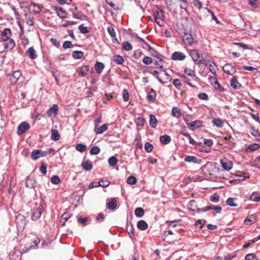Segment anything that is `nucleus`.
I'll return each mask as SVG.
<instances>
[{"label":"nucleus","instance_id":"f257e3e1","mask_svg":"<svg viewBox=\"0 0 260 260\" xmlns=\"http://www.w3.org/2000/svg\"><path fill=\"white\" fill-rule=\"evenodd\" d=\"M153 17L155 22L159 26L164 25L165 11L161 6H157L156 10L153 12Z\"/></svg>","mask_w":260,"mask_h":260},{"label":"nucleus","instance_id":"f03ea898","mask_svg":"<svg viewBox=\"0 0 260 260\" xmlns=\"http://www.w3.org/2000/svg\"><path fill=\"white\" fill-rule=\"evenodd\" d=\"M189 54L192 59L193 62L199 66L202 64H204V60L200 59V54L197 50H189Z\"/></svg>","mask_w":260,"mask_h":260},{"label":"nucleus","instance_id":"7ed1b4c3","mask_svg":"<svg viewBox=\"0 0 260 260\" xmlns=\"http://www.w3.org/2000/svg\"><path fill=\"white\" fill-rule=\"evenodd\" d=\"M43 210V206L40 204H37L36 203L31 215V219L34 221L38 220L41 216Z\"/></svg>","mask_w":260,"mask_h":260},{"label":"nucleus","instance_id":"20e7f679","mask_svg":"<svg viewBox=\"0 0 260 260\" xmlns=\"http://www.w3.org/2000/svg\"><path fill=\"white\" fill-rule=\"evenodd\" d=\"M204 65L209 68L210 72L214 75H216V71L217 70V67L215 63L213 61H211L210 60H204Z\"/></svg>","mask_w":260,"mask_h":260},{"label":"nucleus","instance_id":"39448f33","mask_svg":"<svg viewBox=\"0 0 260 260\" xmlns=\"http://www.w3.org/2000/svg\"><path fill=\"white\" fill-rule=\"evenodd\" d=\"M30 128V125L26 122H23L21 123L17 127V134L18 135H21Z\"/></svg>","mask_w":260,"mask_h":260},{"label":"nucleus","instance_id":"423d86ee","mask_svg":"<svg viewBox=\"0 0 260 260\" xmlns=\"http://www.w3.org/2000/svg\"><path fill=\"white\" fill-rule=\"evenodd\" d=\"M5 48L7 50H12L15 46L14 41L10 38L3 39Z\"/></svg>","mask_w":260,"mask_h":260},{"label":"nucleus","instance_id":"0eeeda50","mask_svg":"<svg viewBox=\"0 0 260 260\" xmlns=\"http://www.w3.org/2000/svg\"><path fill=\"white\" fill-rule=\"evenodd\" d=\"M220 162L223 169L225 171H230L233 167L232 161L225 157L221 159Z\"/></svg>","mask_w":260,"mask_h":260},{"label":"nucleus","instance_id":"6e6552de","mask_svg":"<svg viewBox=\"0 0 260 260\" xmlns=\"http://www.w3.org/2000/svg\"><path fill=\"white\" fill-rule=\"evenodd\" d=\"M47 155V152L45 151L35 149L31 152V157L33 160H37L39 158L45 156Z\"/></svg>","mask_w":260,"mask_h":260},{"label":"nucleus","instance_id":"1a4fd4ad","mask_svg":"<svg viewBox=\"0 0 260 260\" xmlns=\"http://www.w3.org/2000/svg\"><path fill=\"white\" fill-rule=\"evenodd\" d=\"M182 40L184 43L187 46L192 45L194 42L191 34L187 32H184V35L182 36Z\"/></svg>","mask_w":260,"mask_h":260},{"label":"nucleus","instance_id":"9d476101","mask_svg":"<svg viewBox=\"0 0 260 260\" xmlns=\"http://www.w3.org/2000/svg\"><path fill=\"white\" fill-rule=\"evenodd\" d=\"M223 72L228 75H232L236 72L235 67L231 63H226L222 68Z\"/></svg>","mask_w":260,"mask_h":260},{"label":"nucleus","instance_id":"9b49d317","mask_svg":"<svg viewBox=\"0 0 260 260\" xmlns=\"http://www.w3.org/2000/svg\"><path fill=\"white\" fill-rule=\"evenodd\" d=\"M58 107L56 104H53L51 108H49L47 111V114L53 117H56L58 114Z\"/></svg>","mask_w":260,"mask_h":260},{"label":"nucleus","instance_id":"f8f14e48","mask_svg":"<svg viewBox=\"0 0 260 260\" xmlns=\"http://www.w3.org/2000/svg\"><path fill=\"white\" fill-rule=\"evenodd\" d=\"M187 208L190 211H196L198 213L201 211V209L198 208L197 202L193 200H191L188 203Z\"/></svg>","mask_w":260,"mask_h":260},{"label":"nucleus","instance_id":"ddd939ff","mask_svg":"<svg viewBox=\"0 0 260 260\" xmlns=\"http://www.w3.org/2000/svg\"><path fill=\"white\" fill-rule=\"evenodd\" d=\"M171 58L174 60H183L185 58V55L181 52H175L172 54Z\"/></svg>","mask_w":260,"mask_h":260},{"label":"nucleus","instance_id":"4468645a","mask_svg":"<svg viewBox=\"0 0 260 260\" xmlns=\"http://www.w3.org/2000/svg\"><path fill=\"white\" fill-rule=\"evenodd\" d=\"M187 125L190 130L193 131L196 128L201 127L202 122L200 120H196L190 123H187Z\"/></svg>","mask_w":260,"mask_h":260},{"label":"nucleus","instance_id":"2eb2a0df","mask_svg":"<svg viewBox=\"0 0 260 260\" xmlns=\"http://www.w3.org/2000/svg\"><path fill=\"white\" fill-rule=\"evenodd\" d=\"M136 37L142 43L141 45L143 48L148 49L149 51H153L155 52V50L152 48L143 39L138 36H137Z\"/></svg>","mask_w":260,"mask_h":260},{"label":"nucleus","instance_id":"dca6fc26","mask_svg":"<svg viewBox=\"0 0 260 260\" xmlns=\"http://www.w3.org/2000/svg\"><path fill=\"white\" fill-rule=\"evenodd\" d=\"M214 80V84H213V85L214 86V87L216 90H218V91L220 92H222L224 91V88L222 86H221L220 84L216 79L215 78L213 77L209 78V80Z\"/></svg>","mask_w":260,"mask_h":260},{"label":"nucleus","instance_id":"f3484780","mask_svg":"<svg viewBox=\"0 0 260 260\" xmlns=\"http://www.w3.org/2000/svg\"><path fill=\"white\" fill-rule=\"evenodd\" d=\"M230 85L235 89H239L241 84L239 82L236 77H233L230 81Z\"/></svg>","mask_w":260,"mask_h":260},{"label":"nucleus","instance_id":"a211bd4d","mask_svg":"<svg viewBox=\"0 0 260 260\" xmlns=\"http://www.w3.org/2000/svg\"><path fill=\"white\" fill-rule=\"evenodd\" d=\"M184 75L190 77L191 79H194L196 78L195 71L189 68H185L184 70Z\"/></svg>","mask_w":260,"mask_h":260},{"label":"nucleus","instance_id":"6ab92c4d","mask_svg":"<svg viewBox=\"0 0 260 260\" xmlns=\"http://www.w3.org/2000/svg\"><path fill=\"white\" fill-rule=\"evenodd\" d=\"M83 169L86 171H89L92 170L93 166L92 162L89 160L83 161L81 164Z\"/></svg>","mask_w":260,"mask_h":260},{"label":"nucleus","instance_id":"aec40b11","mask_svg":"<svg viewBox=\"0 0 260 260\" xmlns=\"http://www.w3.org/2000/svg\"><path fill=\"white\" fill-rule=\"evenodd\" d=\"M156 93L153 89H151L147 94V100L149 103H153L156 99Z\"/></svg>","mask_w":260,"mask_h":260},{"label":"nucleus","instance_id":"412c9836","mask_svg":"<svg viewBox=\"0 0 260 260\" xmlns=\"http://www.w3.org/2000/svg\"><path fill=\"white\" fill-rule=\"evenodd\" d=\"M184 161L185 162L200 164L201 162V159H198L197 157L194 156L188 155L185 157Z\"/></svg>","mask_w":260,"mask_h":260},{"label":"nucleus","instance_id":"4be33fe9","mask_svg":"<svg viewBox=\"0 0 260 260\" xmlns=\"http://www.w3.org/2000/svg\"><path fill=\"white\" fill-rule=\"evenodd\" d=\"M26 53L31 59H35L37 58L36 51L32 47H29L26 51Z\"/></svg>","mask_w":260,"mask_h":260},{"label":"nucleus","instance_id":"5701e85b","mask_svg":"<svg viewBox=\"0 0 260 260\" xmlns=\"http://www.w3.org/2000/svg\"><path fill=\"white\" fill-rule=\"evenodd\" d=\"M255 221V216L253 214H251L247 216L246 219L244 220V223L246 225H250L252 223H254Z\"/></svg>","mask_w":260,"mask_h":260},{"label":"nucleus","instance_id":"b1692460","mask_svg":"<svg viewBox=\"0 0 260 260\" xmlns=\"http://www.w3.org/2000/svg\"><path fill=\"white\" fill-rule=\"evenodd\" d=\"M21 75V73L19 70L14 72L10 79L11 81L13 83H16Z\"/></svg>","mask_w":260,"mask_h":260},{"label":"nucleus","instance_id":"393cba45","mask_svg":"<svg viewBox=\"0 0 260 260\" xmlns=\"http://www.w3.org/2000/svg\"><path fill=\"white\" fill-rule=\"evenodd\" d=\"M107 208L109 210H114L117 207V200L115 198L112 199L107 204Z\"/></svg>","mask_w":260,"mask_h":260},{"label":"nucleus","instance_id":"a878e982","mask_svg":"<svg viewBox=\"0 0 260 260\" xmlns=\"http://www.w3.org/2000/svg\"><path fill=\"white\" fill-rule=\"evenodd\" d=\"M89 69L88 66H82L79 70L78 74L80 76L84 77L86 75Z\"/></svg>","mask_w":260,"mask_h":260},{"label":"nucleus","instance_id":"bb28decb","mask_svg":"<svg viewBox=\"0 0 260 260\" xmlns=\"http://www.w3.org/2000/svg\"><path fill=\"white\" fill-rule=\"evenodd\" d=\"M94 67L96 73L101 74L105 68V65L103 63L98 61L95 63Z\"/></svg>","mask_w":260,"mask_h":260},{"label":"nucleus","instance_id":"cd10ccee","mask_svg":"<svg viewBox=\"0 0 260 260\" xmlns=\"http://www.w3.org/2000/svg\"><path fill=\"white\" fill-rule=\"evenodd\" d=\"M137 228L140 230H141V231L146 230L148 227V224L147 223V222L143 220L139 221L137 222Z\"/></svg>","mask_w":260,"mask_h":260},{"label":"nucleus","instance_id":"c85d7f7f","mask_svg":"<svg viewBox=\"0 0 260 260\" xmlns=\"http://www.w3.org/2000/svg\"><path fill=\"white\" fill-rule=\"evenodd\" d=\"M26 186L28 188H34L35 186L36 181L33 178L30 177L27 178L26 180Z\"/></svg>","mask_w":260,"mask_h":260},{"label":"nucleus","instance_id":"c756f323","mask_svg":"<svg viewBox=\"0 0 260 260\" xmlns=\"http://www.w3.org/2000/svg\"><path fill=\"white\" fill-rule=\"evenodd\" d=\"M149 123L152 128H155L157 124V120L155 115L150 114L149 115Z\"/></svg>","mask_w":260,"mask_h":260},{"label":"nucleus","instance_id":"7c9ffc66","mask_svg":"<svg viewBox=\"0 0 260 260\" xmlns=\"http://www.w3.org/2000/svg\"><path fill=\"white\" fill-rule=\"evenodd\" d=\"M108 129V125L107 124H104L100 127H95L94 132L96 134H101L106 131Z\"/></svg>","mask_w":260,"mask_h":260},{"label":"nucleus","instance_id":"2f4dec72","mask_svg":"<svg viewBox=\"0 0 260 260\" xmlns=\"http://www.w3.org/2000/svg\"><path fill=\"white\" fill-rule=\"evenodd\" d=\"M159 140L161 144L166 145L171 142V139L170 136L165 135L160 136Z\"/></svg>","mask_w":260,"mask_h":260},{"label":"nucleus","instance_id":"473e14b6","mask_svg":"<svg viewBox=\"0 0 260 260\" xmlns=\"http://www.w3.org/2000/svg\"><path fill=\"white\" fill-rule=\"evenodd\" d=\"M126 230V232H127L129 237L131 239H133V236L134 235V229L133 225L131 223H130L129 224H127Z\"/></svg>","mask_w":260,"mask_h":260},{"label":"nucleus","instance_id":"72a5a7b5","mask_svg":"<svg viewBox=\"0 0 260 260\" xmlns=\"http://www.w3.org/2000/svg\"><path fill=\"white\" fill-rule=\"evenodd\" d=\"M162 56L160 55L159 57H157V60L155 62V65L157 68L162 69L164 66V60L161 58Z\"/></svg>","mask_w":260,"mask_h":260},{"label":"nucleus","instance_id":"f704fd0d","mask_svg":"<svg viewBox=\"0 0 260 260\" xmlns=\"http://www.w3.org/2000/svg\"><path fill=\"white\" fill-rule=\"evenodd\" d=\"M57 15L61 18H65L67 17V13L62 8H56V9Z\"/></svg>","mask_w":260,"mask_h":260},{"label":"nucleus","instance_id":"c9c22d12","mask_svg":"<svg viewBox=\"0 0 260 260\" xmlns=\"http://www.w3.org/2000/svg\"><path fill=\"white\" fill-rule=\"evenodd\" d=\"M51 138L52 140L58 141L60 139V135L57 130L52 129L51 131Z\"/></svg>","mask_w":260,"mask_h":260},{"label":"nucleus","instance_id":"e433bc0d","mask_svg":"<svg viewBox=\"0 0 260 260\" xmlns=\"http://www.w3.org/2000/svg\"><path fill=\"white\" fill-rule=\"evenodd\" d=\"M212 123L218 127H222L223 126V121L220 118H213Z\"/></svg>","mask_w":260,"mask_h":260},{"label":"nucleus","instance_id":"4c0bfd02","mask_svg":"<svg viewBox=\"0 0 260 260\" xmlns=\"http://www.w3.org/2000/svg\"><path fill=\"white\" fill-rule=\"evenodd\" d=\"M113 61L118 64H122L124 60L120 55H115L113 56Z\"/></svg>","mask_w":260,"mask_h":260},{"label":"nucleus","instance_id":"58836bf2","mask_svg":"<svg viewBox=\"0 0 260 260\" xmlns=\"http://www.w3.org/2000/svg\"><path fill=\"white\" fill-rule=\"evenodd\" d=\"M181 78L182 79L183 81L191 87H194V86L190 82L191 78L186 75H182L180 76Z\"/></svg>","mask_w":260,"mask_h":260},{"label":"nucleus","instance_id":"ea45409f","mask_svg":"<svg viewBox=\"0 0 260 260\" xmlns=\"http://www.w3.org/2000/svg\"><path fill=\"white\" fill-rule=\"evenodd\" d=\"M118 162L117 158L114 156H111L108 159V163L110 166L114 167Z\"/></svg>","mask_w":260,"mask_h":260},{"label":"nucleus","instance_id":"a19ab883","mask_svg":"<svg viewBox=\"0 0 260 260\" xmlns=\"http://www.w3.org/2000/svg\"><path fill=\"white\" fill-rule=\"evenodd\" d=\"M122 48L126 51H131L133 49L131 43L128 41H124L122 44Z\"/></svg>","mask_w":260,"mask_h":260},{"label":"nucleus","instance_id":"79ce46f5","mask_svg":"<svg viewBox=\"0 0 260 260\" xmlns=\"http://www.w3.org/2000/svg\"><path fill=\"white\" fill-rule=\"evenodd\" d=\"M144 214V210L142 208H137L135 210V215L138 217H141Z\"/></svg>","mask_w":260,"mask_h":260},{"label":"nucleus","instance_id":"37998d69","mask_svg":"<svg viewBox=\"0 0 260 260\" xmlns=\"http://www.w3.org/2000/svg\"><path fill=\"white\" fill-rule=\"evenodd\" d=\"M172 114L173 115V116L176 118H179L181 115L180 110L179 109V108L176 107L173 108L172 110Z\"/></svg>","mask_w":260,"mask_h":260},{"label":"nucleus","instance_id":"c03bdc74","mask_svg":"<svg viewBox=\"0 0 260 260\" xmlns=\"http://www.w3.org/2000/svg\"><path fill=\"white\" fill-rule=\"evenodd\" d=\"M30 7H33L35 14H39L41 12L42 10L40 6L36 3H32L30 5Z\"/></svg>","mask_w":260,"mask_h":260},{"label":"nucleus","instance_id":"a18cd8bd","mask_svg":"<svg viewBox=\"0 0 260 260\" xmlns=\"http://www.w3.org/2000/svg\"><path fill=\"white\" fill-rule=\"evenodd\" d=\"M250 199L251 200L259 202H260V194L257 192H253L250 196Z\"/></svg>","mask_w":260,"mask_h":260},{"label":"nucleus","instance_id":"49530a36","mask_svg":"<svg viewBox=\"0 0 260 260\" xmlns=\"http://www.w3.org/2000/svg\"><path fill=\"white\" fill-rule=\"evenodd\" d=\"M71 215L69 213H64L61 217L60 222L62 223V225L65 224V222L70 218Z\"/></svg>","mask_w":260,"mask_h":260},{"label":"nucleus","instance_id":"de8ad7c7","mask_svg":"<svg viewBox=\"0 0 260 260\" xmlns=\"http://www.w3.org/2000/svg\"><path fill=\"white\" fill-rule=\"evenodd\" d=\"M83 52L81 51H75L72 53V56L75 59H81L83 57Z\"/></svg>","mask_w":260,"mask_h":260},{"label":"nucleus","instance_id":"09e8293b","mask_svg":"<svg viewBox=\"0 0 260 260\" xmlns=\"http://www.w3.org/2000/svg\"><path fill=\"white\" fill-rule=\"evenodd\" d=\"M259 148V146L258 144L254 143L251 145H250L247 148L246 150L248 152H252L255 151Z\"/></svg>","mask_w":260,"mask_h":260},{"label":"nucleus","instance_id":"8fccbe9b","mask_svg":"<svg viewBox=\"0 0 260 260\" xmlns=\"http://www.w3.org/2000/svg\"><path fill=\"white\" fill-rule=\"evenodd\" d=\"M26 23L29 26H33L34 24V18L30 15H25Z\"/></svg>","mask_w":260,"mask_h":260},{"label":"nucleus","instance_id":"3c124183","mask_svg":"<svg viewBox=\"0 0 260 260\" xmlns=\"http://www.w3.org/2000/svg\"><path fill=\"white\" fill-rule=\"evenodd\" d=\"M180 134L187 138L188 139L189 143L190 144L195 145L196 144V141L191 138L190 134L184 132H181Z\"/></svg>","mask_w":260,"mask_h":260},{"label":"nucleus","instance_id":"603ef678","mask_svg":"<svg viewBox=\"0 0 260 260\" xmlns=\"http://www.w3.org/2000/svg\"><path fill=\"white\" fill-rule=\"evenodd\" d=\"M73 17L79 19H83L86 17L81 12H73Z\"/></svg>","mask_w":260,"mask_h":260},{"label":"nucleus","instance_id":"864d4df0","mask_svg":"<svg viewBox=\"0 0 260 260\" xmlns=\"http://www.w3.org/2000/svg\"><path fill=\"white\" fill-rule=\"evenodd\" d=\"M249 133L252 136H253L255 138H257L260 137V134L259 132L257 130L254 129L253 127H251L250 129Z\"/></svg>","mask_w":260,"mask_h":260},{"label":"nucleus","instance_id":"5fc2aeb1","mask_svg":"<svg viewBox=\"0 0 260 260\" xmlns=\"http://www.w3.org/2000/svg\"><path fill=\"white\" fill-rule=\"evenodd\" d=\"M76 149L81 152H84L86 149V146L83 144H78L76 146Z\"/></svg>","mask_w":260,"mask_h":260},{"label":"nucleus","instance_id":"6e6d98bb","mask_svg":"<svg viewBox=\"0 0 260 260\" xmlns=\"http://www.w3.org/2000/svg\"><path fill=\"white\" fill-rule=\"evenodd\" d=\"M100 149L98 146H93L90 150V153L92 155H96L100 153Z\"/></svg>","mask_w":260,"mask_h":260},{"label":"nucleus","instance_id":"4d7b16f0","mask_svg":"<svg viewBox=\"0 0 260 260\" xmlns=\"http://www.w3.org/2000/svg\"><path fill=\"white\" fill-rule=\"evenodd\" d=\"M126 182L131 185L135 184L137 182V179L135 177L131 176L127 178Z\"/></svg>","mask_w":260,"mask_h":260},{"label":"nucleus","instance_id":"13d9d810","mask_svg":"<svg viewBox=\"0 0 260 260\" xmlns=\"http://www.w3.org/2000/svg\"><path fill=\"white\" fill-rule=\"evenodd\" d=\"M173 84L174 86L178 89H180L182 87V84L179 79H175L173 80Z\"/></svg>","mask_w":260,"mask_h":260},{"label":"nucleus","instance_id":"bf43d9fd","mask_svg":"<svg viewBox=\"0 0 260 260\" xmlns=\"http://www.w3.org/2000/svg\"><path fill=\"white\" fill-rule=\"evenodd\" d=\"M122 96H123V101L124 102L128 101V100L129 99V95L128 91L127 89H124L123 90Z\"/></svg>","mask_w":260,"mask_h":260},{"label":"nucleus","instance_id":"052dcab7","mask_svg":"<svg viewBox=\"0 0 260 260\" xmlns=\"http://www.w3.org/2000/svg\"><path fill=\"white\" fill-rule=\"evenodd\" d=\"M11 35V31L9 28H5L2 33V38L7 37V38H10Z\"/></svg>","mask_w":260,"mask_h":260},{"label":"nucleus","instance_id":"680f3d73","mask_svg":"<svg viewBox=\"0 0 260 260\" xmlns=\"http://www.w3.org/2000/svg\"><path fill=\"white\" fill-rule=\"evenodd\" d=\"M245 260H258V258L255 254L250 253L246 255Z\"/></svg>","mask_w":260,"mask_h":260},{"label":"nucleus","instance_id":"e2e57ef3","mask_svg":"<svg viewBox=\"0 0 260 260\" xmlns=\"http://www.w3.org/2000/svg\"><path fill=\"white\" fill-rule=\"evenodd\" d=\"M235 200V198H229L226 201V204L229 206L231 207H237V205L234 203V201Z\"/></svg>","mask_w":260,"mask_h":260},{"label":"nucleus","instance_id":"0e129e2a","mask_svg":"<svg viewBox=\"0 0 260 260\" xmlns=\"http://www.w3.org/2000/svg\"><path fill=\"white\" fill-rule=\"evenodd\" d=\"M144 148H145V150L146 152H150L152 151L153 148V146L152 144H151L149 142H146L145 144V146H144Z\"/></svg>","mask_w":260,"mask_h":260},{"label":"nucleus","instance_id":"69168bd1","mask_svg":"<svg viewBox=\"0 0 260 260\" xmlns=\"http://www.w3.org/2000/svg\"><path fill=\"white\" fill-rule=\"evenodd\" d=\"M210 200L212 202L217 203L219 201V196L217 193H215L210 197Z\"/></svg>","mask_w":260,"mask_h":260},{"label":"nucleus","instance_id":"338daca9","mask_svg":"<svg viewBox=\"0 0 260 260\" xmlns=\"http://www.w3.org/2000/svg\"><path fill=\"white\" fill-rule=\"evenodd\" d=\"M143 54V52L140 49L136 50L134 52L133 56L136 59L139 58Z\"/></svg>","mask_w":260,"mask_h":260},{"label":"nucleus","instance_id":"774afa93","mask_svg":"<svg viewBox=\"0 0 260 260\" xmlns=\"http://www.w3.org/2000/svg\"><path fill=\"white\" fill-rule=\"evenodd\" d=\"M142 61L144 64L149 65L152 62V59L151 57L146 56L143 58Z\"/></svg>","mask_w":260,"mask_h":260}]
</instances>
